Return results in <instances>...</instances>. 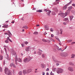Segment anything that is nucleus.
<instances>
[{
	"label": "nucleus",
	"mask_w": 75,
	"mask_h": 75,
	"mask_svg": "<svg viewBox=\"0 0 75 75\" xmlns=\"http://www.w3.org/2000/svg\"><path fill=\"white\" fill-rule=\"evenodd\" d=\"M70 13V10H68L65 14H64L61 11H60V13H59L58 14L59 16H61V17H62L64 18H65V17H66V16H67V14H69Z\"/></svg>",
	"instance_id": "f257e3e1"
},
{
	"label": "nucleus",
	"mask_w": 75,
	"mask_h": 75,
	"mask_svg": "<svg viewBox=\"0 0 75 75\" xmlns=\"http://www.w3.org/2000/svg\"><path fill=\"white\" fill-rule=\"evenodd\" d=\"M32 71L31 69H29L27 70H24L23 72L24 75H25L29 74L30 72H31Z\"/></svg>",
	"instance_id": "f03ea898"
},
{
	"label": "nucleus",
	"mask_w": 75,
	"mask_h": 75,
	"mask_svg": "<svg viewBox=\"0 0 75 75\" xmlns=\"http://www.w3.org/2000/svg\"><path fill=\"white\" fill-rule=\"evenodd\" d=\"M5 72L6 75H11V72H10V71L8 69V68H6L5 69Z\"/></svg>",
	"instance_id": "7ed1b4c3"
},
{
	"label": "nucleus",
	"mask_w": 75,
	"mask_h": 75,
	"mask_svg": "<svg viewBox=\"0 0 75 75\" xmlns=\"http://www.w3.org/2000/svg\"><path fill=\"white\" fill-rule=\"evenodd\" d=\"M57 74H61L64 72V70L61 68H58L57 69Z\"/></svg>",
	"instance_id": "20e7f679"
},
{
	"label": "nucleus",
	"mask_w": 75,
	"mask_h": 75,
	"mask_svg": "<svg viewBox=\"0 0 75 75\" xmlns=\"http://www.w3.org/2000/svg\"><path fill=\"white\" fill-rule=\"evenodd\" d=\"M60 55L63 57H67L68 55V54L66 52H63L61 53Z\"/></svg>",
	"instance_id": "39448f33"
},
{
	"label": "nucleus",
	"mask_w": 75,
	"mask_h": 75,
	"mask_svg": "<svg viewBox=\"0 0 75 75\" xmlns=\"http://www.w3.org/2000/svg\"><path fill=\"white\" fill-rule=\"evenodd\" d=\"M4 49L5 50V51L6 52V54H7V57L6 58V59H8V60H9V61L10 60V59H11V58H10V57H9V56H8V54H7V50H6V48H4Z\"/></svg>",
	"instance_id": "423d86ee"
},
{
	"label": "nucleus",
	"mask_w": 75,
	"mask_h": 75,
	"mask_svg": "<svg viewBox=\"0 0 75 75\" xmlns=\"http://www.w3.org/2000/svg\"><path fill=\"white\" fill-rule=\"evenodd\" d=\"M7 40H6L5 41V43H8L9 42H8V40L9 41H10L11 42H12V41L10 40V38H9V37H8L7 38H6Z\"/></svg>",
	"instance_id": "0eeeda50"
},
{
	"label": "nucleus",
	"mask_w": 75,
	"mask_h": 75,
	"mask_svg": "<svg viewBox=\"0 0 75 75\" xmlns=\"http://www.w3.org/2000/svg\"><path fill=\"white\" fill-rule=\"evenodd\" d=\"M71 4V2H70L69 4H67V5H65L64 6L63 8V10H66L67 8V6H68L69 5V4Z\"/></svg>",
	"instance_id": "6e6552de"
},
{
	"label": "nucleus",
	"mask_w": 75,
	"mask_h": 75,
	"mask_svg": "<svg viewBox=\"0 0 75 75\" xmlns=\"http://www.w3.org/2000/svg\"><path fill=\"white\" fill-rule=\"evenodd\" d=\"M68 69L71 72H73V71H74V70L73 68L71 67H69L68 68Z\"/></svg>",
	"instance_id": "1a4fd4ad"
},
{
	"label": "nucleus",
	"mask_w": 75,
	"mask_h": 75,
	"mask_svg": "<svg viewBox=\"0 0 75 75\" xmlns=\"http://www.w3.org/2000/svg\"><path fill=\"white\" fill-rule=\"evenodd\" d=\"M10 66L11 67H13V68H16V65H15L14 63H11L10 65Z\"/></svg>",
	"instance_id": "9d476101"
},
{
	"label": "nucleus",
	"mask_w": 75,
	"mask_h": 75,
	"mask_svg": "<svg viewBox=\"0 0 75 75\" xmlns=\"http://www.w3.org/2000/svg\"><path fill=\"white\" fill-rule=\"evenodd\" d=\"M8 35L9 37H10V38L12 36V34H11V33L10 32V31H9V30H8Z\"/></svg>",
	"instance_id": "9b49d317"
},
{
	"label": "nucleus",
	"mask_w": 75,
	"mask_h": 75,
	"mask_svg": "<svg viewBox=\"0 0 75 75\" xmlns=\"http://www.w3.org/2000/svg\"><path fill=\"white\" fill-rule=\"evenodd\" d=\"M30 61V59H28V58H26L23 60V61L25 62H28Z\"/></svg>",
	"instance_id": "f8f14e48"
},
{
	"label": "nucleus",
	"mask_w": 75,
	"mask_h": 75,
	"mask_svg": "<svg viewBox=\"0 0 75 75\" xmlns=\"http://www.w3.org/2000/svg\"><path fill=\"white\" fill-rule=\"evenodd\" d=\"M30 47H26L25 48V50L26 51H27V52H28V51H30Z\"/></svg>",
	"instance_id": "ddd939ff"
},
{
	"label": "nucleus",
	"mask_w": 75,
	"mask_h": 75,
	"mask_svg": "<svg viewBox=\"0 0 75 75\" xmlns=\"http://www.w3.org/2000/svg\"><path fill=\"white\" fill-rule=\"evenodd\" d=\"M53 10L55 12H57L58 11V9L56 7H54L53 8Z\"/></svg>",
	"instance_id": "4468645a"
},
{
	"label": "nucleus",
	"mask_w": 75,
	"mask_h": 75,
	"mask_svg": "<svg viewBox=\"0 0 75 75\" xmlns=\"http://www.w3.org/2000/svg\"><path fill=\"white\" fill-rule=\"evenodd\" d=\"M3 25L4 26H2V27H3V28H8V25H5V24H4Z\"/></svg>",
	"instance_id": "2eb2a0df"
},
{
	"label": "nucleus",
	"mask_w": 75,
	"mask_h": 75,
	"mask_svg": "<svg viewBox=\"0 0 75 75\" xmlns=\"http://www.w3.org/2000/svg\"><path fill=\"white\" fill-rule=\"evenodd\" d=\"M53 59L55 62H58V61H57V59L55 57H53Z\"/></svg>",
	"instance_id": "dca6fc26"
},
{
	"label": "nucleus",
	"mask_w": 75,
	"mask_h": 75,
	"mask_svg": "<svg viewBox=\"0 0 75 75\" xmlns=\"http://www.w3.org/2000/svg\"><path fill=\"white\" fill-rule=\"evenodd\" d=\"M47 15L49 16H50V13H51V11L50 10H48V11H47Z\"/></svg>",
	"instance_id": "f3484780"
},
{
	"label": "nucleus",
	"mask_w": 75,
	"mask_h": 75,
	"mask_svg": "<svg viewBox=\"0 0 75 75\" xmlns=\"http://www.w3.org/2000/svg\"><path fill=\"white\" fill-rule=\"evenodd\" d=\"M63 21H67V22H69V20H68V18H65L63 19Z\"/></svg>",
	"instance_id": "a211bd4d"
},
{
	"label": "nucleus",
	"mask_w": 75,
	"mask_h": 75,
	"mask_svg": "<svg viewBox=\"0 0 75 75\" xmlns=\"http://www.w3.org/2000/svg\"><path fill=\"white\" fill-rule=\"evenodd\" d=\"M40 51H42H42L41 50H40V51H38V54L39 55H41V54H42V53L40 52Z\"/></svg>",
	"instance_id": "6ab92c4d"
},
{
	"label": "nucleus",
	"mask_w": 75,
	"mask_h": 75,
	"mask_svg": "<svg viewBox=\"0 0 75 75\" xmlns=\"http://www.w3.org/2000/svg\"><path fill=\"white\" fill-rule=\"evenodd\" d=\"M45 28L46 30H47L48 29V25H46L45 26Z\"/></svg>",
	"instance_id": "aec40b11"
},
{
	"label": "nucleus",
	"mask_w": 75,
	"mask_h": 75,
	"mask_svg": "<svg viewBox=\"0 0 75 75\" xmlns=\"http://www.w3.org/2000/svg\"><path fill=\"white\" fill-rule=\"evenodd\" d=\"M73 18H74V16H70V21H72V20Z\"/></svg>",
	"instance_id": "412c9836"
},
{
	"label": "nucleus",
	"mask_w": 75,
	"mask_h": 75,
	"mask_svg": "<svg viewBox=\"0 0 75 75\" xmlns=\"http://www.w3.org/2000/svg\"><path fill=\"white\" fill-rule=\"evenodd\" d=\"M75 57V54H72L71 55V58H74Z\"/></svg>",
	"instance_id": "4be33fe9"
},
{
	"label": "nucleus",
	"mask_w": 75,
	"mask_h": 75,
	"mask_svg": "<svg viewBox=\"0 0 75 75\" xmlns=\"http://www.w3.org/2000/svg\"><path fill=\"white\" fill-rule=\"evenodd\" d=\"M18 74L19 75H23V73L22 71H20L19 72Z\"/></svg>",
	"instance_id": "5701e85b"
},
{
	"label": "nucleus",
	"mask_w": 75,
	"mask_h": 75,
	"mask_svg": "<svg viewBox=\"0 0 75 75\" xmlns=\"http://www.w3.org/2000/svg\"><path fill=\"white\" fill-rule=\"evenodd\" d=\"M23 28H25V29H28V27L27 26H25L23 27Z\"/></svg>",
	"instance_id": "b1692460"
},
{
	"label": "nucleus",
	"mask_w": 75,
	"mask_h": 75,
	"mask_svg": "<svg viewBox=\"0 0 75 75\" xmlns=\"http://www.w3.org/2000/svg\"><path fill=\"white\" fill-rule=\"evenodd\" d=\"M41 67L42 68H44L45 65L43 64H41Z\"/></svg>",
	"instance_id": "393cba45"
},
{
	"label": "nucleus",
	"mask_w": 75,
	"mask_h": 75,
	"mask_svg": "<svg viewBox=\"0 0 75 75\" xmlns=\"http://www.w3.org/2000/svg\"><path fill=\"white\" fill-rule=\"evenodd\" d=\"M18 62H22V60H21V59H20V58H18Z\"/></svg>",
	"instance_id": "a878e982"
},
{
	"label": "nucleus",
	"mask_w": 75,
	"mask_h": 75,
	"mask_svg": "<svg viewBox=\"0 0 75 75\" xmlns=\"http://www.w3.org/2000/svg\"><path fill=\"white\" fill-rule=\"evenodd\" d=\"M72 6L69 7L68 8V10H72Z\"/></svg>",
	"instance_id": "bb28decb"
},
{
	"label": "nucleus",
	"mask_w": 75,
	"mask_h": 75,
	"mask_svg": "<svg viewBox=\"0 0 75 75\" xmlns=\"http://www.w3.org/2000/svg\"><path fill=\"white\" fill-rule=\"evenodd\" d=\"M37 12H39V13H41V12H42V11L41 10H39L36 11Z\"/></svg>",
	"instance_id": "cd10ccee"
},
{
	"label": "nucleus",
	"mask_w": 75,
	"mask_h": 75,
	"mask_svg": "<svg viewBox=\"0 0 75 75\" xmlns=\"http://www.w3.org/2000/svg\"><path fill=\"white\" fill-rule=\"evenodd\" d=\"M34 34H35V35H38V32H35L34 33Z\"/></svg>",
	"instance_id": "c85d7f7f"
},
{
	"label": "nucleus",
	"mask_w": 75,
	"mask_h": 75,
	"mask_svg": "<svg viewBox=\"0 0 75 75\" xmlns=\"http://www.w3.org/2000/svg\"><path fill=\"white\" fill-rule=\"evenodd\" d=\"M13 55H15V56H17V54H16V53L15 52H13L12 53Z\"/></svg>",
	"instance_id": "c756f323"
},
{
	"label": "nucleus",
	"mask_w": 75,
	"mask_h": 75,
	"mask_svg": "<svg viewBox=\"0 0 75 75\" xmlns=\"http://www.w3.org/2000/svg\"><path fill=\"white\" fill-rule=\"evenodd\" d=\"M42 41L43 42H47V40H45L44 39H42Z\"/></svg>",
	"instance_id": "7c9ffc66"
},
{
	"label": "nucleus",
	"mask_w": 75,
	"mask_h": 75,
	"mask_svg": "<svg viewBox=\"0 0 75 75\" xmlns=\"http://www.w3.org/2000/svg\"><path fill=\"white\" fill-rule=\"evenodd\" d=\"M55 38L56 39V40H58V41H59V42H60V40L59 39V38H58L57 37H56Z\"/></svg>",
	"instance_id": "2f4dec72"
},
{
	"label": "nucleus",
	"mask_w": 75,
	"mask_h": 75,
	"mask_svg": "<svg viewBox=\"0 0 75 75\" xmlns=\"http://www.w3.org/2000/svg\"><path fill=\"white\" fill-rule=\"evenodd\" d=\"M0 71L1 72H3V69H2V68H1V67H0Z\"/></svg>",
	"instance_id": "473e14b6"
},
{
	"label": "nucleus",
	"mask_w": 75,
	"mask_h": 75,
	"mask_svg": "<svg viewBox=\"0 0 75 75\" xmlns=\"http://www.w3.org/2000/svg\"><path fill=\"white\" fill-rule=\"evenodd\" d=\"M3 59V56H0V60H2Z\"/></svg>",
	"instance_id": "72a5a7b5"
},
{
	"label": "nucleus",
	"mask_w": 75,
	"mask_h": 75,
	"mask_svg": "<svg viewBox=\"0 0 75 75\" xmlns=\"http://www.w3.org/2000/svg\"><path fill=\"white\" fill-rule=\"evenodd\" d=\"M58 50V51H64V50H62V49H61V48H59Z\"/></svg>",
	"instance_id": "f704fd0d"
},
{
	"label": "nucleus",
	"mask_w": 75,
	"mask_h": 75,
	"mask_svg": "<svg viewBox=\"0 0 75 75\" xmlns=\"http://www.w3.org/2000/svg\"><path fill=\"white\" fill-rule=\"evenodd\" d=\"M56 69L55 68H53L52 69V71H54V72H55V71Z\"/></svg>",
	"instance_id": "c9c22d12"
},
{
	"label": "nucleus",
	"mask_w": 75,
	"mask_h": 75,
	"mask_svg": "<svg viewBox=\"0 0 75 75\" xmlns=\"http://www.w3.org/2000/svg\"><path fill=\"white\" fill-rule=\"evenodd\" d=\"M24 42L26 45H27V44H28V42Z\"/></svg>",
	"instance_id": "e433bc0d"
},
{
	"label": "nucleus",
	"mask_w": 75,
	"mask_h": 75,
	"mask_svg": "<svg viewBox=\"0 0 75 75\" xmlns=\"http://www.w3.org/2000/svg\"><path fill=\"white\" fill-rule=\"evenodd\" d=\"M51 41H53V42H55V41L52 38H51Z\"/></svg>",
	"instance_id": "4c0bfd02"
},
{
	"label": "nucleus",
	"mask_w": 75,
	"mask_h": 75,
	"mask_svg": "<svg viewBox=\"0 0 75 75\" xmlns=\"http://www.w3.org/2000/svg\"><path fill=\"white\" fill-rule=\"evenodd\" d=\"M18 61V59H17V57H16L15 58V62H17Z\"/></svg>",
	"instance_id": "58836bf2"
},
{
	"label": "nucleus",
	"mask_w": 75,
	"mask_h": 75,
	"mask_svg": "<svg viewBox=\"0 0 75 75\" xmlns=\"http://www.w3.org/2000/svg\"><path fill=\"white\" fill-rule=\"evenodd\" d=\"M42 55L43 58H44V57H45V55H44V54H42Z\"/></svg>",
	"instance_id": "ea45409f"
},
{
	"label": "nucleus",
	"mask_w": 75,
	"mask_h": 75,
	"mask_svg": "<svg viewBox=\"0 0 75 75\" xmlns=\"http://www.w3.org/2000/svg\"><path fill=\"white\" fill-rule=\"evenodd\" d=\"M72 40H68V42H72Z\"/></svg>",
	"instance_id": "a19ab883"
},
{
	"label": "nucleus",
	"mask_w": 75,
	"mask_h": 75,
	"mask_svg": "<svg viewBox=\"0 0 75 75\" xmlns=\"http://www.w3.org/2000/svg\"><path fill=\"white\" fill-rule=\"evenodd\" d=\"M52 15H55V13L54 12H52Z\"/></svg>",
	"instance_id": "79ce46f5"
},
{
	"label": "nucleus",
	"mask_w": 75,
	"mask_h": 75,
	"mask_svg": "<svg viewBox=\"0 0 75 75\" xmlns=\"http://www.w3.org/2000/svg\"><path fill=\"white\" fill-rule=\"evenodd\" d=\"M50 31H52V32L54 30H53V29L51 28L50 29Z\"/></svg>",
	"instance_id": "37998d69"
},
{
	"label": "nucleus",
	"mask_w": 75,
	"mask_h": 75,
	"mask_svg": "<svg viewBox=\"0 0 75 75\" xmlns=\"http://www.w3.org/2000/svg\"><path fill=\"white\" fill-rule=\"evenodd\" d=\"M63 24H64V25H67V23H66V22H63Z\"/></svg>",
	"instance_id": "c03bdc74"
},
{
	"label": "nucleus",
	"mask_w": 75,
	"mask_h": 75,
	"mask_svg": "<svg viewBox=\"0 0 75 75\" xmlns=\"http://www.w3.org/2000/svg\"><path fill=\"white\" fill-rule=\"evenodd\" d=\"M44 35H47V33H46V32H45L44 33Z\"/></svg>",
	"instance_id": "a18cd8bd"
},
{
	"label": "nucleus",
	"mask_w": 75,
	"mask_h": 75,
	"mask_svg": "<svg viewBox=\"0 0 75 75\" xmlns=\"http://www.w3.org/2000/svg\"><path fill=\"white\" fill-rule=\"evenodd\" d=\"M21 45H22V47H24V45L23 44H21Z\"/></svg>",
	"instance_id": "49530a36"
},
{
	"label": "nucleus",
	"mask_w": 75,
	"mask_h": 75,
	"mask_svg": "<svg viewBox=\"0 0 75 75\" xmlns=\"http://www.w3.org/2000/svg\"><path fill=\"white\" fill-rule=\"evenodd\" d=\"M72 6H73L74 7H75V4H72Z\"/></svg>",
	"instance_id": "de8ad7c7"
},
{
	"label": "nucleus",
	"mask_w": 75,
	"mask_h": 75,
	"mask_svg": "<svg viewBox=\"0 0 75 75\" xmlns=\"http://www.w3.org/2000/svg\"><path fill=\"white\" fill-rule=\"evenodd\" d=\"M60 31H61L60 34H62V30H60Z\"/></svg>",
	"instance_id": "09e8293b"
},
{
	"label": "nucleus",
	"mask_w": 75,
	"mask_h": 75,
	"mask_svg": "<svg viewBox=\"0 0 75 75\" xmlns=\"http://www.w3.org/2000/svg\"><path fill=\"white\" fill-rule=\"evenodd\" d=\"M28 59H30V60H31V59H32V58H31V57H29V58H28Z\"/></svg>",
	"instance_id": "8fccbe9b"
},
{
	"label": "nucleus",
	"mask_w": 75,
	"mask_h": 75,
	"mask_svg": "<svg viewBox=\"0 0 75 75\" xmlns=\"http://www.w3.org/2000/svg\"><path fill=\"white\" fill-rule=\"evenodd\" d=\"M15 63L16 65H18V63H17V61L15 62Z\"/></svg>",
	"instance_id": "3c124183"
},
{
	"label": "nucleus",
	"mask_w": 75,
	"mask_h": 75,
	"mask_svg": "<svg viewBox=\"0 0 75 75\" xmlns=\"http://www.w3.org/2000/svg\"><path fill=\"white\" fill-rule=\"evenodd\" d=\"M44 11H47H47H48V10H47V9H45L44 10Z\"/></svg>",
	"instance_id": "603ef678"
},
{
	"label": "nucleus",
	"mask_w": 75,
	"mask_h": 75,
	"mask_svg": "<svg viewBox=\"0 0 75 75\" xmlns=\"http://www.w3.org/2000/svg\"><path fill=\"white\" fill-rule=\"evenodd\" d=\"M51 37L52 38V37H54V35L53 34H52L51 35Z\"/></svg>",
	"instance_id": "864d4df0"
},
{
	"label": "nucleus",
	"mask_w": 75,
	"mask_h": 75,
	"mask_svg": "<svg viewBox=\"0 0 75 75\" xmlns=\"http://www.w3.org/2000/svg\"><path fill=\"white\" fill-rule=\"evenodd\" d=\"M59 65V63H57L56 64V65H57V66H58V65Z\"/></svg>",
	"instance_id": "5fc2aeb1"
},
{
	"label": "nucleus",
	"mask_w": 75,
	"mask_h": 75,
	"mask_svg": "<svg viewBox=\"0 0 75 75\" xmlns=\"http://www.w3.org/2000/svg\"><path fill=\"white\" fill-rule=\"evenodd\" d=\"M49 71V68H47V69L46 70V71Z\"/></svg>",
	"instance_id": "6e6d98bb"
},
{
	"label": "nucleus",
	"mask_w": 75,
	"mask_h": 75,
	"mask_svg": "<svg viewBox=\"0 0 75 75\" xmlns=\"http://www.w3.org/2000/svg\"><path fill=\"white\" fill-rule=\"evenodd\" d=\"M50 74L51 75H54V74H53V73H52V71L51 72Z\"/></svg>",
	"instance_id": "4d7b16f0"
},
{
	"label": "nucleus",
	"mask_w": 75,
	"mask_h": 75,
	"mask_svg": "<svg viewBox=\"0 0 75 75\" xmlns=\"http://www.w3.org/2000/svg\"><path fill=\"white\" fill-rule=\"evenodd\" d=\"M4 34H5V35H8V33H4Z\"/></svg>",
	"instance_id": "13d9d810"
},
{
	"label": "nucleus",
	"mask_w": 75,
	"mask_h": 75,
	"mask_svg": "<svg viewBox=\"0 0 75 75\" xmlns=\"http://www.w3.org/2000/svg\"><path fill=\"white\" fill-rule=\"evenodd\" d=\"M75 44V42H71V44Z\"/></svg>",
	"instance_id": "bf43d9fd"
},
{
	"label": "nucleus",
	"mask_w": 75,
	"mask_h": 75,
	"mask_svg": "<svg viewBox=\"0 0 75 75\" xmlns=\"http://www.w3.org/2000/svg\"><path fill=\"white\" fill-rule=\"evenodd\" d=\"M21 20H24V17H23L21 19Z\"/></svg>",
	"instance_id": "052dcab7"
},
{
	"label": "nucleus",
	"mask_w": 75,
	"mask_h": 75,
	"mask_svg": "<svg viewBox=\"0 0 75 75\" xmlns=\"http://www.w3.org/2000/svg\"><path fill=\"white\" fill-rule=\"evenodd\" d=\"M59 49V47H57V50H58V49Z\"/></svg>",
	"instance_id": "680f3d73"
},
{
	"label": "nucleus",
	"mask_w": 75,
	"mask_h": 75,
	"mask_svg": "<svg viewBox=\"0 0 75 75\" xmlns=\"http://www.w3.org/2000/svg\"><path fill=\"white\" fill-rule=\"evenodd\" d=\"M37 27H39V26H40V25H36Z\"/></svg>",
	"instance_id": "e2e57ef3"
},
{
	"label": "nucleus",
	"mask_w": 75,
	"mask_h": 75,
	"mask_svg": "<svg viewBox=\"0 0 75 75\" xmlns=\"http://www.w3.org/2000/svg\"><path fill=\"white\" fill-rule=\"evenodd\" d=\"M45 72H43L42 75H45Z\"/></svg>",
	"instance_id": "0e129e2a"
},
{
	"label": "nucleus",
	"mask_w": 75,
	"mask_h": 75,
	"mask_svg": "<svg viewBox=\"0 0 75 75\" xmlns=\"http://www.w3.org/2000/svg\"><path fill=\"white\" fill-rule=\"evenodd\" d=\"M11 23H12V24H14V21L13 22H11Z\"/></svg>",
	"instance_id": "69168bd1"
},
{
	"label": "nucleus",
	"mask_w": 75,
	"mask_h": 75,
	"mask_svg": "<svg viewBox=\"0 0 75 75\" xmlns=\"http://www.w3.org/2000/svg\"><path fill=\"white\" fill-rule=\"evenodd\" d=\"M49 73L48 72H47L46 73V75H48Z\"/></svg>",
	"instance_id": "338daca9"
},
{
	"label": "nucleus",
	"mask_w": 75,
	"mask_h": 75,
	"mask_svg": "<svg viewBox=\"0 0 75 75\" xmlns=\"http://www.w3.org/2000/svg\"><path fill=\"white\" fill-rule=\"evenodd\" d=\"M34 54H36V52H34Z\"/></svg>",
	"instance_id": "774afa93"
}]
</instances>
